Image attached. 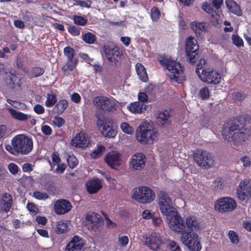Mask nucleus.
Masks as SVG:
<instances>
[{"label":"nucleus","instance_id":"obj_31","mask_svg":"<svg viewBox=\"0 0 251 251\" xmlns=\"http://www.w3.org/2000/svg\"><path fill=\"white\" fill-rule=\"evenodd\" d=\"M7 109L13 119L19 121H26L28 118L26 114L18 111L12 108H7Z\"/></svg>","mask_w":251,"mask_h":251},{"label":"nucleus","instance_id":"obj_18","mask_svg":"<svg viewBox=\"0 0 251 251\" xmlns=\"http://www.w3.org/2000/svg\"><path fill=\"white\" fill-rule=\"evenodd\" d=\"M146 162V157L142 153H136L133 154L130 161V165L135 170H140L144 168Z\"/></svg>","mask_w":251,"mask_h":251},{"label":"nucleus","instance_id":"obj_45","mask_svg":"<svg viewBox=\"0 0 251 251\" xmlns=\"http://www.w3.org/2000/svg\"><path fill=\"white\" fill-rule=\"evenodd\" d=\"M54 211L59 215L63 214V199L57 201L54 204Z\"/></svg>","mask_w":251,"mask_h":251},{"label":"nucleus","instance_id":"obj_28","mask_svg":"<svg viewBox=\"0 0 251 251\" xmlns=\"http://www.w3.org/2000/svg\"><path fill=\"white\" fill-rule=\"evenodd\" d=\"M226 4L230 12L238 15H242V10L240 6L233 0H226Z\"/></svg>","mask_w":251,"mask_h":251},{"label":"nucleus","instance_id":"obj_8","mask_svg":"<svg viewBox=\"0 0 251 251\" xmlns=\"http://www.w3.org/2000/svg\"><path fill=\"white\" fill-rule=\"evenodd\" d=\"M196 163L203 169H209L214 164V159L211 154L202 149H197L193 154Z\"/></svg>","mask_w":251,"mask_h":251},{"label":"nucleus","instance_id":"obj_3","mask_svg":"<svg viewBox=\"0 0 251 251\" xmlns=\"http://www.w3.org/2000/svg\"><path fill=\"white\" fill-rule=\"evenodd\" d=\"M11 145H6L5 149L14 155L27 154L33 148L32 139L24 134H19L14 137L11 141Z\"/></svg>","mask_w":251,"mask_h":251},{"label":"nucleus","instance_id":"obj_49","mask_svg":"<svg viewBox=\"0 0 251 251\" xmlns=\"http://www.w3.org/2000/svg\"><path fill=\"white\" fill-rule=\"evenodd\" d=\"M121 128L123 131L128 134H132L133 133V130L127 123H123L121 125Z\"/></svg>","mask_w":251,"mask_h":251},{"label":"nucleus","instance_id":"obj_40","mask_svg":"<svg viewBox=\"0 0 251 251\" xmlns=\"http://www.w3.org/2000/svg\"><path fill=\"white\" fill-rule=\"evenodd\" d=\"M209 14L211 15L210 21L213 25L220 24V15L215 10H213Z\"/></svg>","mask_w":251,"mask_h":251},{"label":"nucleus","instance_id":"obj_29","mask_svg":"<svg viewBox=\"0 0 251 251\" xmlns=\"http://www.w3.org/2000/svg\"><path fill=\"white\" fill-rule=\"evenodd\" d=\"M170 115L167 110L160 112L156 118V123L158 126L162 127H165L166 124L169 123Z\"/></svg>","mask_w":251,"mask_h":251},{"label":"nucleus","instance_id":"obj_6","mask_svg":"<svg viewBox=\"0 0 251 251\" xmlns=\"http://www.w3.org/2000/svg\"><path fill=\"white\" fill-rule=\"evenodd\" d=\"M158 206L161 213L166 216V219L171 215L176 214L177 210L173 206V202L169 195L164 192H161L158 199Z\"/></svg>","mask_w":251,"mask_h":251},{"label":"nucleus","instance_id":"obj_4","mask_svg":"<svg viewBox=\"0 0 251 251\" xmlns=\"http://www.w3.org/2000/svg\"><path fill=\"white\" fill-rule=\"evenodd\" d=\"M157 60L162 66L169 71L168 75L171 80L178 83H181L185 80L184 68L180 63L165 55L158 56Z\"/></svg>","mask_w":251,"mask_h":251},{"label":"nucleus","instance_id":"obj_53","mask_svg":"<svg viewBox=\"0 0 251 251\" xmlns=\"http://www.w3.org/2000/svg\"><path fill=\"white\" fill-rule=\"evenodd\" d=\"M168 247L172 251H181V249L179 246L174 241L169 242Z\"/></svg>","mask_w":251,"mask_h":251},{"label":"nucleus","instance_id":"obj_13","mask_svg":"<svg viewBox=\"0 0 251 251\" xmlns=\"http://www.w3.org/2000/svg\"><path fill=\"white\" fill-rule=\"evenodd\" d=\"M185 50L189 62L194 63L196 61V56L199 52V46L197 40L192 36L186 39Z\"/></svg>","mask_w":251,"mask_h":251},{"label":"nucleus","instance_id":"obj_25","mask_svg":"<svg viewBox=\"0 0 251 251\" xmlns=\"http://www.w3.org/2000/svg\"><path fill=\"white\" fill-rule=\"evenodd\" d=\"M87 191L90 194L97 193L102 188V183L99 178H94L87 181L86 183Z\"/></svg>","mask_w":251,"mask_h":251},{"label":"nucleus","instance_id":"obj_35","mask_svg":"<svg viewBox=\"0 0 251 251\" xmlns=\"http://www.w3.org/2000/svg\"><path fill=\"white\" fill-rule=\"evenodd\" d=\"M45 73V69L44 68L39 67H32L29 72L30 77H37L43 75Z\"/></svg>","mask_w":251,"mask_h":251},{"label":"nucleus","instance_id":"obj_26","mask_svg":"<svg viewBox=\"0 0 251 251\" xmlns=\"http://www.w3.org/2000/svg\"><path fill=\"white\" fill-rule=\"evenodd\" d=\"M191 27L196 36L199 37L203 32H207L208 24L205 22L193 21L191 23Z\"/></svg>","mask_w":251,"mask_h":251},{"label":"nucleus","instance_id":"obj_11","mask_svg":"<svg viewBox=\"0 0 251 251\" xmlns=\"http://www.w3.org/2000/svg\"><path fill=\"white\" fill-rule=\"evenodd\" d=\"M199 77L202 82L213 85L219 84L221 80V74L216 70L210 68L202 69Z\"/></svg>","mask_w":251,"mask_h":251},{"label":"nucleus","instance_id":"obj_5","mask_svg":"<svg viewBox=\"0 0 251 251\" xmlns=\"http://www.w3.org/2000/svg\"><path fill=\"white\" fill-rule=\"evenodd\" d=\"M136 136L139 142L146 144L150 140H155L157 132L149 123L144 122L138 127Z\"/></svg>","mask_w":251,"mask_h":251},{"label":"nucleus","instance_id":"obj_42","mask_svg":"<svg viewBox=\"0 0 251 251\" xmlns=\"http://www.w3.org/2000/svg\"><path fill=\"white\" fill-rule=\"evenodd\" d=\"M57 100L55 95L53 94H48L47 100L45 102L46 106L48 107H52L56 102Z\"/></svg>","mask_w":251,"mask_h":251},{"label":"nucleus","instance_id":"obj_56","mask_svg":"<svg viewBox=\"0 0 251 251\" xmlns=\"http://www.w3.org/2000/svg\"><path fill=\"white\" fill-rule=\"evenodd\" d=\"M72 207V205L71 202L69 201L64 199V214L70 211Z\"/></svg>","mask_w":251,"mask_h":251},{"label":"nucleus","instance_id":"obj_21","mask_svg":"<svg viewBox=\"0 0 251 251\" xmlns=\"http://www.w3.org/2000/svg\"><path fill=\"white\" fill-rule=\"evenodd\" d=\"M145 243L151 249L156 251L159 249L162 241L158 233L152 232L149 237L146 238Z\"/></svg>","mask_w":251,"mask_h":251},{"label":"nucleus","instance_id":"obj_60","mask_svg":"<svg viewBox=\"0 0 251 251\" xmlns=\"http://www.w3.org/2000/svg\"><path fill=\"white\" fill-rule=\"evenodd\" d=\"M53 123L54 125L56 126L58 128H59L63 125V118L56 116L53 119Z\"/></svg>","mask_w":251,"mask_h":251},{"label":"nucleus","instance_id":"obj_20","mask_svg":"<svg viewBox=\"0 0 251 251\" xmlns=\"http://www.w3.org/2000/svg\"><path fill=\"white\" fill-rule=\"evenodd\" d=\"M85 244V240L75 235L67 245L65 249L67 251H83Z\"/></svg>","mask_w":251,"mask_h":251},{"label":"nucleus","instance_id":"obj_33","mask_svg":"<svg viewBox=\"0 0 251 251\" xmlns=\"http://www.w3.org/2000/svg\"><path fill=\"white\" fill-rule=\"evenodd\" d=\"M22 18L25 22L31 23L36 22L38 18L36 14L29 11H25L22 13Z\"/></svg>","mask_w":251,"mask_h":251},{"label":"nucleus","instance_id":"obj_62","mask_svg":"<svg viewBox=\"0 0 251 251\" xmlns=\"http://www.w3.org/2000/svg\"><path fill=\"white\" fill-rule=\"evenodd\" d=\"M63 226V221L61 220L58 221L56 226V227L55 228V232L57 234H61L63 233V228L62 226Z\"/></svg>","mask_w":251,"mask_h":251},{"label":"nucleus","instance_id":"obj_12","mask_svg":"<svg viewBox=\"0 0 251 251\" xmlns=\"http://www.w3.org/2000/svg\"><path fill=\"white\" fill-rule=\"evenodd\" d=\"M88 229L94 232L99 231L103 225V220L100 215L95 212L88 213L85 216Z\"/></svg>","mask_w":251,"mask_h":251},{"label":"nucleus","instance_id":"obj_15","mask_svg":"<svg viewBox=\"0 0 251 251\" xmlns=\"http://www.w3.org/2000/svg\"><path fill=\"white\" fill-rule=\"evenodd\" d=\"M167 220L168 221V224L171 229L176 233H182L186 229V224H184L183 220L178 214V212H176V214H174L173 216L171 215L170 217L168 218Z\"/></svg>","mask_w":251,"mask_h":251},{"label":"nucleus","instance_id":"obj_57","mask_svg":"<svg viewBox=\"0 0 251 251\" xmlns=\"http://www.w3.org/2000/svg\"><path fill=\"white\" fill-rule=\"evenodd\" d=\"M41 130L43 134L46 135H50L51 134L52 129L51 127L48 125H44L41 127Z\"/></svg>","mask_w":251,"mask_h":251},{"label":"nucleus","instance_id":"obj_22","mask_svg":"<svg viewBox=\"0 0 251 251\" xmlns=\"http://www.w3.org/2000/svg\"><path fill=\"white\" fill-rule=\"evenodd\" d=\"M237 195L241 201L251 197V186L246 181H241L237 189Z\"/></svg>","mask_w":251,"mask_h":251},{"label":"nucleus","instance_id":"obj_41","mask_svg":"<svg viewBox=\"0 0 251 251\" xmlns=\"http://www.w3.org/2000/svg\"><path fill=\"white\" fill-rule=\"evenodd\" d=\"M73 20L74 23L79 25H84L87 23V19L81 16L74 15Z\"/></svg>","mask_w":251,"mask_h":251},{"label":"nucleus","instance_id":"obj_37","mask_svg":"<svg viewBox=\"0 0 251 251\" xmlns=\"http://www.w3.org/2000/svg\"><path fill=\"white\" fill-rule=\"evenodd\" d=\"M161 16V12L158 8L153 6L151 10V19L154 21L158 20Z\"/></svg>","mask_w":251,"mask_h":251},{"label":"nucleus","instance_id":"obj_55","mask_svg":"<svg viewBox=\"0 0 251 251\" xmlns=\"http://www.w3.org/2000/svg\"><path fill=\"white\" fill-rule=\"evenodd\" d=\"M201 7L202 10L208 14H210L214 10L211 5L206 2L203 3Z\"/></svg>","mask_w":251,"mask_h":251},{"label":"nucleus","instance_id":"obj_32","mask_svg":"<svg viewBox=\"0 0 251 251\" xmlns=\"http://www.w3.org/2000/svg\"><path fill=\"white\" fill-rule=\"evenodd\" d=\"M51 159L52 161V163L53 165H57V167L56 169V171L59 173H63V164L61 165H58L59 162L61 161V159L59 157V154L57 152L54 151L51 154Z\"/></svg>","mask_w":251,"mask_h":251},{"label":"nucleus","instance_id":"obj_27","mask_svg":"<svg viewBox=\"0 0 251 251\" xmlns=\"http://www.w3.org/2000/svg\"><path fill=\"white\" fill-rule=\"evenodd\" d=\"M146 107L145 104L138 101L131 102L127 106V109L134 114L142 113Z\"/></svg>","mask_w":251,"mask_h":251},{"label":"nucleus","instance_id":"obj_19","mask_svg":"<svg viewBox=\"0 0 251 251\" xmlns=\"http://www.w3.org/2000/svg\"><path fill=\"white\" fill-rule=\"evenodd\" d=\"M64 54L67 57L66 63V69L70 71L73 70L77 64V59L74 58L75 50L69 46L65 47L64 48Z\"/></svg>","mask_w":251,"mask_h":251},{"label":"nucleus","instance_id":"obj_30","mask_svg":"<svg viewBox=\"0 0 251 251\" xmlns=\"http://www.w3.org/2000/svg\"><path fill=\"white\" fill-rule=\"evenodd\" d=\"M135 67L139 78L143 82H147L148 77L144 66L141 63H137L136 64Z\"/></svg>","mask_w":251,"mask_h":251},{"label":"nucleus","instance_id":"obj_59","mask_svg":"<svg viewBox=\"0 0 251 251\" xmlns=\"http://www.w3.org/2000/svg\"><path fill=\"white\" fill-rule=\"evenodd\" d=\"M241 161L245 167H249L251 165V161L248 156H243L241 158Z\"/></svg>","mask_w":251,"mask_h":251},{"label":"nucleus","instance_id":"obj_1","mask_svg":"<svg viewBox=\"0 0 251 251\" xmlns=\"http://www.w3.org/2000/svg\"><path fill=\"white\" fill-rule=\"evenodd\" d=\"M247 129L245 118L240 116L227 120L224 124L222 137L225 140L232 141L236 145L247 139L248 135L245 132Z\"/></svg>","mask_w":251,"mask_h":251},{"label":"nucleus","instance_id":"obj_36","mask_svg":"<svg viewBox=\"0 0 251 251\" xmlns=\"http://www.w3.org/2000/svg\"><path fill=\"white\" fill-rule=\"evenodd\" d=\"M105 147L102 145H100L96 150L93 151L91 154V156L93 159H98L100 157L103 151H105Z\"/></svg>","mask_w":251,"mask_h":251},{"label":"nucleus","instance_id":"obj_61","mask_svg":"<svg viewBox=\"0 0 251 251\" xmlns=\"http://www.w3.org/2000/svg\"><path fill=\"white\" fill-rule=\"evenodd\" d=\"M148 98V96L145 93L139 92L138 94V99L139 100V101L142 103L147 101Z\"/></svg>","mask_w":251,"mask_h":251},{"label":"nucleus","instance_id":"obj_9","mask_svg":"<svg viewBox=\"0 0 251 251\" xmlns=\"http://www.w3.org/2000/svg\"><path fill=\"white\" fill-rule=\"evenodd\" d=\"M93 102L99 109L104 112L115 113L119 108L115 100H111L106 97H96L93 100Z\"/></svg>","mask_w":251,"mask_h":251},{"label":"nucleus","instance_id":"obj_47","mask_svg":"<svg viewBox=\"0 0 251 251\" xmlns=\"http://www.w3.org/2000/svg\"><path fill=\"white\" fill-rule=\"evenodd\" d=\"M228 237L231 242L234 244H237L239 242V237L237 234L233 230H229Z\"/></svg>","mask_w":251,"mask_h":251},{"label":"nucleus","instance_id":"obj_14","mask_svg":"<svg viewBox=\"0 0 251 251\" xmlns=\"http://www.w3.org/2000/svg\"><path fill=\"white\" fill-rule=\"evenodd\" d=\"M97 125L103 136L112 138L115 136L116 131L112 128V123L104 117H97Z\"/></svg>","mask_w":251,"mask_h":251},{"label":"nucleus","instance_id":"obj_44","mask_svg":"<svg viewBox=\"0 0 251 251\" xmlns=\"http://www.w3.org/2000/svg\"><path fill=\"white\" fill-rule=\"evenodd\" d=\"M33 197L38 200H45L49 198V195L45 192H41L39 191H34Z\"/></svg>","mask_w":251,"mask_h":251},{"label":"nucleus","instance_id":"obj_52","mask_svg":"<svg viewBox=\"0 0 251 251\" xmlns=\"http://www.w3.org/2000/svg\"><path fill=\"white\" fill-rule=\"evenodd\" d=\"M78 5L82 7L90 8L92 3L91 0L84 1L81 0H75Z\"/></svg>","mask_w":251,"mask_h":251},{"label":"nucleus","instance_id":"obj_16","mask_svg":"<svg viewBox=\"0 0 251 251\" xmlns=\"http://www.w3.org/2000/svg\"><path fill=\"white\" fill-rule=\"evenodd\" d=\"M104 52L106 58L111 63L117 65V63L121 60L123 55L122 50L116 46H104Z\"/></svg>","mask_w":251,"mask_h":251},{"label":"nucleus","instance_id":"obj_24","mask_svg":"<svg viewBox=\"0 0 251 251\" xmlns=\"http://www.w3.org/2000/svg\"><path fill=\"white\" fill-rule=\"evenodd\" d=\"M13 204V198L12 196L7 193L1 194L0 199V211L2 212H8Z\"/></svg>","mask_w":251,"mask_h":251},{"label":"nucleus","instance_id":"obj_64","mask_svg":"<svg viewBox=\"0 0 251 251\" xmlns=\"http://www.w3.org/2000/svg\"><path fill=\"white\" fill-rule=\"evenodd\" d=\"M129 242L128 237L126 236H123L119 238V242L121 246H126Z\"/></svg>","mask_w":251,"mask_h":251},{"label":"nucleus","instance_id":"obj_23","mask_svg":"<svg viewBox=\"0 0 251 251\" xmlns=\"http://www.w3.org/2000/svg\"><path fill=\"white\" fill-rule=\"evenodd\" d=\"M71 143L72 145L75 147L85 148L88 147L89 140L86 134L80 132L72 139Z\"/></svg>","mask_w":251,"mask_h":251},{"label":"nucleus","instance_id":"obj_63","mask_svg":"<svg viewBox=\"0 0 251 251\" xmlns=\"http://www.w3.org/2000/svg\"><path fill=\"white\" fill-rule=\"evenodd\" d=\"M214 187L216 190L223 188V182L222 181V179L220 177L217 178L214 181Z\"/></svg>","mask_w":251,"mask_h":251},{"label":"nucleus","instance_id":"obj_39","mask_svg":"<svg viewBox=\"0 0 251 251\" xmlns=\"http://www.w3.org/2000/svg\"><path fill=\"white\" fill-rule=\"evenodd\" d=\"M199 95L201 100H207L210 96L209 89L207 87L201 88L199 91Z\"/></svg>","mask_w":251,"mask_h":251},{"label":"nucleus","instance_id":"obj_54","mask_svg":"<svg viewBox=\"0 0 251 251\" xmlns=\"http://www.w3.org/2000/svg\"><path fill=\"white\" fill-rule=\"evenodd\" d=\"M16 65L18 68L21 69L25 73L27 74L28 73V70L27 67L24 65V62L22 60L17 59L16 61Z\"/></svg>","mask_w":251,"mask_h":251},{"label":"nucleus","instance_id":"obj_48","mask_svg":"<svg viewBox=\"0 0 251 251\" xmlns=\"http://www.w3.org/2000/svg\"><path fill=\"white\" fill-rule=\"evenodd\" d=\"M26 208L28 209V210L33 215H36L39 212V210H38L37 206L34 203L28 202L26 205Z\"/></svg>","mask_w":251,"mask_h":251},{"label":"nucleus","instance_id":"obj_38","mask_svg":"<svg viewBox=\"0 0 251 251\" xmlns=\"http://www.w3.org/2000/svg\"><path fill=\"white\" fill-rule=\"evenodd\" d=\"M68 32L74 36H77L80 35L81 28L74 25H70L68 27Z\"/></svg>","mask_w":251,"mask_h":251},{"label":"nucleus","instance_id":"obj_51","mask_svg":"<svg viewBox=\"0 0 251 251\" xmlns=\"http://www.w3.org/2000/svg\"><path fill=\"white\" fill-rule=\"evenodd\" d=\"M7 168L11 174L16 175L18 173L19 167L15 163H10L7 167Z\"/></svg>","mask_w":251,"mask_h":251},{"label":"nucleus","instance_id":"obj_17","mask_svg":"<svg viewBox=\"0 0 251 251\" xmlns=\"http://www.w3.org/2000/svg\"><path fill=\"white\" fill-rule=\"evenodd\" d=\"M121 154L117 151H112L106 153L104 161L111 168L117 170L121 165Z\"/></svg>","mask_w":251,"mask_h":251},{"label":"nucleus","instance_id":"obj_34","mask_svg":"<svg viewBox=\"0 0 251 251\" xmlns=\"http://www.w3.org/2000/svg\"><path fill=\"white\" fill-rule=\"evenodd\" d=\"M81 38L85 43L89 44H94L96 40V35L90 32L82 34Z\"/></svg>","mask_w":251,"mask_h":251},{"label":"nucleus","instance_id":"obj_58","mask_svg":"<svg viewBox=\"0 0 251 251\" xmlns=\"http://www.w3.org/2000/svg\"><path fill=\"white\" fill-rule=\"evenodd\" d=\"M33 110L34 112L37 114H41L44 113L45 109L43 106L40 104H37L34 107Z\"/></svg>","mask_w":251,"mask_h":251},{"label":"nucleus","instance_id":"obj_50","mask_svg":"<svg viewBox=\"0 0 251 251\" xmlns=\"http://www.w3.org/2000/svg\"><path fill=\"white\" fill-rule=\"evenodd\" d=\"M206 63V61L204 59H201L199 61V63L197 65L196 68V73L198 76L199 77V75H201V72L200 70H202L203 69H206L203 67V65H204Z\"/></svg>","mask_w":251,"mask_h":251},{"label":"nucleus","instance_id":"obj_2","mask_svg":"<svg viewBox=\"0 0 251 251\" xmlns=\"http://www.w3.org/2000/svg\"><path fill=\"white\" fill-rule=\"evenodd\" d=\"M186 229L181 233L180 240L191 251H200L201 246L198 234L200 225L196 218L193 216L186 219Z\"/></svg>","mask_w":251,"mask_h":251},{"label":"nucleus","instance_id":"obj_10","mask_svg":"<svg viewBox=\"0 0 251 251\" xmlns=\"http://www.w3.org/2000/svg\"><path fill=\"white\" fill-rule=\"evenodd\" d=\"M236 202L233 199L224 197L216 201L214 209L219 213H224L233 211L236 208Z\"/></svg>","mask_w":251,"mask_h":251},{"label":"nucleus","instance_id":"obj_46","mask_svg":"<svg viewBox=\"0 0 251 251\" xmlns=\"http://www.w3.org/2000/svg\"><path fill=\"white\" fill-rule=\"evenodd\" d=\"M233 43L237 47L243 46L244 42L242 39L237 34H233L232 36Z\"/></svg>","mask_w":251,"mask_h":251},{"label":"nucleus","instance_id":"obj_43","mask_svg":"<svg viewBox=\"0 0 251 251\" xmlns=\"http://www.w3.org/2000/svg\"><path fill=\"white\" fill-rule=\"evenodd\" d=\"M68 165L70 168H75L78 164V160L74 155H70L67 159Z\"/></svg>","mask_w":251,"mask_h":251},{"label":"nucleus","instance_id":"obj_7","mask_svg":"<svg viewBox=\"0 0 251 251\" xmlns=\"http://www.w3.org/2000/svg\"><path fill=\"white\" fill-rule=\"evenodd\" d=\"M132 198L141 203L151 202L155 198L154 192L147 186H139L133 191Z\"/></svg>","mask_w":251,"mask_h":251}]
</instances>
